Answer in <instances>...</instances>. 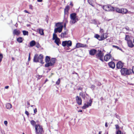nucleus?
<instances>
[{"mask_svg": "<svg viewBox=\"0 0 134 134\" xmlns=\"http://www.w3.org/2000/svg\"><path fill=\"white\" fill-rule=\"evenodd\" d=\"M25 114H26L28 116H29V112H28L27 111V110H26L25 111Z\"/></svg>", "mask_w": 134, "mask_h": 134, "instance_id": "46", "label": "nucleus"}, {"mask_svg": "<svg viewBox=\"0 0 134 134\" xmlns=\"http://www.w3.org/2000/svg\"><path fill=\"white\" fill-rule=\"evenodd\" d=\"M101 85V83H99L98 84V85L99 86H100Z\"/></svg>", "mask_w": 134, "mask_h": 134, "instance_id": "61", "label": "nucleus"}, {"mask_svg": "<svg viewBox=\"0 0 134 134\" xmlns=\"http://www.w3.org/2000/svg\"><path fill=\"white\" fill-rule=\"evenodd\" d=\"M127 43L128 46L130 48H132L134 46V45L131 40L128 41Z\"/></svg>", "mask_w": 134, "mask_h": 134, "instance_id": "16", "label": "nucleus"}, {"mask_svg": "<svg viewBox=\"0 0 134 134\" xmlns=\"http://www.w3.org/2000/svg\"><path fill=\"white\" fill-rule=\"evenodd\" d=\"M72 42L70 40L63 41L62 43V45L63 47L66 46L69 47L72 45Z\"/></svg>", "mask_w": 134, "mask_h": 134, "instance_id": "8", "label": "nucleus"}, {"mask_svg": "<svg viewBox=\"0 0 134 134\" xmlns=\"http://www.w3.org/2000/svg\"><path fill=\"white\" fill-rule=\"evenodd\" d=\"M37 1L38 2H41L42 1V0H37Z\"/></svg>", "mask_w": 134, "mask_h": 134, "instance_id": "60", "label": "nucleus"}, {"mask_svg": "<svg viewBox=\"0 0 134 134\" xmlns=\"http://www.w3.org/2000/svg\"><path fill=\"white\" fill-rule=\"evenodd\" d=\"M92 100L91 99L88 102H87V104L89 106H91V105L92 103Z\"/></svg>", "mask_w": 134, "mask_h": 134, "instance_id": "35", "label": "nucleus"}, {"mask_svg": "<svg viewBox=\"0 0 134 134\" xmlns=\"http://www.w3.org/2000/svg\"><path fill=\"white\" fill-rule=\"evenodd\" d=\"M50 60V58L49 57L46 56V57L45 61L46 63H47L49 62Z\"/></svg>", "mask_w": 134, "mask_h": 134, "instance_id": "29", "label": "nucleus"}, {"mask_svg": "<svg viewBox=\"0 0 134 134\" xmlns=\"http://www.w3.org/2000/svg\"><path fill=\"white\" fill-rule=\"evenodd\" d=\"M42 77V75H39L38 74L37 75V78L38 79H40Z\"/></svg>", "mask_w": 134, "mask_h": 134, "instance_id": "41", "label": "nucleus"}, {"mask_svg": "<svg viewBox=\"0 0 134 134\" xmlns=\"http://www.w3.org/2000/svg\"><path fill=\"white\" fill-rule=\"evenodd\" d=\"M1 132L2 134H5L4 131H1Z\"/></svg>", "mask_w": 134, "mask_h": 134, "instance_id": "56", "label": "nucleus"}, {"mask_svg": "<svg viewBox=\"0 0 134 134\" xmlns=\"http://www.w3.org/2000/svg\"><path fill=\"white\" fill-rule=\"evenodd\" d=\"M54 42L58 46H59V44H60V39L58 38H57V39L54 40Z\"/></svg>", "mask_w": 134, "mask_h": 134, "instance_id": "20", "label": "nucleus"}, {"mask_svg": "<svg viewBox=\"0 0 134 134\" xmlns=\"http://www.w3.org/2000/svg\"><path fill=\"white\" fill-rule=\"evenodd\" d=\"M35 45H36V47L38 48H40L41 47L40 44L38 43H36Z\"/></svg>", "mask_w": 134, "mask_h": 134, "instance_id": "40", "label": "nucleus"}, {"mask_svg": "<svg viewBox=\"0 0 134 134\" xmlns=\"http://www.w3.org/2000/svg\"><path fill=\"white\" fill-rule=\"evenodd\" d=\"M95 87V86L93 85H91V88L92 90H94Z\"/></svg>", "mask_w": 134, "mask_h": 134, "instance_id": "42", "label": "nucleus"}, {"mask_svg": "<svg viewBox=\"0 0 134 134\" xmlns=\"http://www.w3.org/2000/svg\"><path fill=\"white\" fill-rule=\"evenodd\" d=\"M87 46L86 44H83L81 43H77L76 45V48H79L80 47H86Z\"/></svg>", "mask_w": 134, "mask_h": 134, "instance_id": "14", "label": "nucleus"}, {"mask_svg": "<svg viewBox=\"0 0 134 134\" xmlns=\"http://www.w3.org/2000/svg\"><path fill=\"white\" fill-rule=\"evenodd\" d=\"M50 66V62L47 63L45 65V67H48Z\"/></svg>", "mask_w": 134, "mask_h": 134, "instance_id": "37", "label": "nucleus"}, {"mask_svg": "<svg viewBox=\"0 0 134 134\" xmlns=\"http://www.w3.org/2000/svg\"><path fill=\"white\" fill-rule=\"evenodd\" d=\"M36 44V42L34 40H32L30 42V47H32L34 46Z\"/></svg>", "mask_w": 134, "mask_h": 134, "instance_id": "23", "label": "nucleus"}, {"mask_svg": "<svg viewBox=\"0 0 134 134\" xmlns=\"http://www.w3.org/2000/svg\"><path fill=\"white\" fill-rule=\"evenodd\" d=\"M125 40L127 41V42L131 40L129 36L127 35H126Z\"/></svg>", "mask_w": 134, "mask_h": 134, "instance_id": "27", "label": "nucleus"}, {"mask_svg": "<svg viewBox=\"0 0 134 134\" xmlns=\"http://www.w3.org/2000/svg\"><path fill=\"white\" fill-rule=\"evenodd\" d=\"M104 32V30L102 29H100V32Z\"/></svg>", "mask_w": 134, "mask_h": 134, "instance_id": "55", "label": "nucleus"}, {"mask_svg": "<svg viewBox=\"0 0 134 134\" xmlns=\"http://www.w3.org/2000/svg\"><path fill=\"white\" fill-rule=\"evenodd\" d=\"M37 31L39 32V34L41 35H43L44 34L43 30L42 29H38Z\"/></svg>", "mask_w": 134, "mask_h": 134, "instance_id": "25", "label": "nucleus"}, {"mask_svg": "<svg viewBox=\"0 0 134 134\" xmlns=\"http://www.w3.org/2000/svg\"><path fill=\"white\" fill-rule=\"evenodd\" d=\"M20 32L19 30H17L16 29H14V30L13 34L14 35H18L20 34Z\"/></svg>", "mask_w": 134, "mask_h": 134, "instance_id": "17", "label": "nucleus"}, {"mask_svg": "<svg viewBox=\"0 0 134 134\" xmlns=\"http://www.w3.org/2000/svg\"><path fill=\"white\" fill-rule=\"evenodd\" d=\"M113 47H115V48H117L118 49H119L120 50H121V48H120L119 47H118L117 46L113 45Z\"/></svg>", "mask_w": 134, "mask_h": 134, "instance_id": "45", "label": "nucleus"}, {"mask_svg": "<svg viewBox=\"0 0 134 134\" xmlns=\"http://www.w3.org/2000/svg\"><path fill=\"white\" fill-rule=\"evenodd\" d=\"M124 65V63L121 61H119L118 62L116 65V68L118 69H121Z\"/></svg>", "mask_w": 134, "mask_h": 134, "instance_id": "9", "label": "nucleus"}, {"mask_svg": "<svg viewBox=\"0 0 134 134\" xmlns=\"http://www.w3.org/2000/svg\"><path fill=\"white\" fill-rule=\"evenodd\" d=\"M70 5L71 6H73V4H72V3H71L70 4Z\"/></svg>", "mask_w": 134, "mask_h": 134, "instance_id": "64", "label": "nucleus"}, {"mask_svg": "<svg viewBox=\"0 0 134 134\" xmlns=\"http://www.w3.org/2000/svg\"><path fill=\"white\" fill-rule=\"evenodd\" d=\"M99 35L98 34H96L95 35L94 37L98 39V38H99Z\"/></svg>", "mask_w": 134, "mask_h": 134, "instance_id": "39", "label": "nucleus"}, {"mask_svg": "<svg viewBox=\"0 0 134 134\" xmlns=\"http://www.w3.org/2000/svg\"><path fill=\"white\" fill-rule=\"evenodd\" d=\"M70 7L69 5L66 6L64 10V12L65 14L67 13Z\"/></svg>", "mask_w": 134, "mask_h": 134, "instance_id": "22", "label": "nucleus"}, {"mask_svg": "<svg viewBox=\"0 0 134 134\" xmlns=\"http://www.w3.org/2000/svg\"><path fill=\"white\" fill-rule=\"evenodd\" d=\"M89 106L87 104L85 103L84 104V105L82 107V108L83 109H85L86 108L88 107Z\"/></svg>", "mask_w": 134, "mask_h": 134, "instance_id": "33", "label": "nucleus"}, {"mask_svg": "<svg viewBox=\"0 0 134 134\" xmlns=\"http://www.w3.org/2000/svg\"><path fill=\"white\" fill-rule=\"evenodd\" d=\"M82 87H80L78 88L77 90H82Z\"/></svg>", "mask_w": 134, "mask_h": 134, "instance_id": "51", "label": "nucleus"}, {"mask_svg": "<svg viewBox=\"0 0 134 134\" xmlns=\"http://www.w3.org/2000/svg\"><path fill=\"white\" fill-rule=\"evenodd\" d=\"M101 37L102 38V39L104 40L105 39L107 38V34L106 33H103L101 36Z\"/></svg>", "mask_w": 134, "mask_h": 134, "instance_id": "24", "label": "nucleus"}, {"mask_svg": "<svg viewBox=\"0 0 134 134\" xmlns=\"http://www.w3.org/2000/svg\"><path fill=\"white\" fill-rule=\"evenodd\" d=\"M97 53V50L94 49H91L89 51V54L91 55H94Z\"/></svg>", "mask_w": 134, "mask_h": 134, "instance_id": "13", "label": "nucleus"}, {"mask_svg": "<svg viewBox=\"0 0 134 134\" xmlns=\"http://www.w3.org/2000/svg\"><path fill=\"white\" fill-rule=\"evenodd\" d=\"M120 72L122 75H130L132 73L131 69H127L126 68H123L121 69Z\"/></svg>", "mask_w": 134, "mask_h": 134, "instance_id": "2", "label": "nucleus"}, {"mask_svg": "<svg viewBox=\"0 0 134 134\" xmlns=\"http://www.w3.org/2000/svg\"><path fill=\"white\" fill-rule=\"evenodd\" d=\"M55 26L57 27H63V26L62 25V23L59 22L56 23Z\"/></svg>", "mask_w": 134, "mask_h": 134, "instance_id": "19", "label": "nucleus"}, {"mask_svg": "<svg viewBox=\"0 0 134 134\" xmlns=\"http://www.w3.org/2000/svg\"><path fill=\"white\" fill-rule=\"evenodd\" d=\"M116 11L119 13L122 14H126L128 12L129 13L130 12H128V10L124 8H116L115 9Z\"/></svg>", "mask_w": 134, "mask_h": 134, "instance_id": "5", "label": "nucleus"}, {"mask_svg": "<svg viewBox=\"0 0 134 134\" xmlns=\"http://www.w3.org/2000/svg\"><path fill=\"white\" fill-rule=\"evenodd\" d=\"M30 123L33 126H34L36 124V122L34 120H32L31 121Z\"/></svg>", "mask_w": 134, "mask_h": 134, "instance_id": "36", "label": "nucleus"}, {"mask_svg": "<svg viewBox=\"0 0 134 134\" xmlns=\"http://www.w3.org/2000/svg\"><path fill=\"white\" fill-rule=\"evenodd\" d=\"M103 8L104 10L107 11H114L115 10L114 8L110 5H104Z\"/></svg>", "mask_w": 134, "mask_h": 134, "instance_id": "7", "label": "nucleus"}, {"mask_svg": "<svg viewBox=\"0 0 134 134\" xmlns=\"http://www.w3.org/2000/svg\"><path fill=\"white\" fill-rule=\"evenodd\" d=\"M36 134H42L43 131L42 126L39 125H36L35 126Z\"/></svg>", "mask_w": 134, "mask_h": 134, "instance_id": "6", "label": "nucleus"}, {"mask_svg": "<svg viewBox=\"0 0 134 134\" xmlns=\"http://www.w3.org/2000/svg\"><path fill=\"white\" fill-rule=\"evenodd\" d=\"M115 126L116 127V130H119V126L118 125H115Z\"/></svg>", "mask_w": 134, "mask_h": 134, "instance_id": "44", "label": "nucleus"}, {"mask_svg": "<svg viewBox=\"0 0 134 134\" xmlns=\"http://www.w3.org/2000/svg\"><path fill=\"white\" fill-rule=\"evenodd\" d=\"M9 87V86H6L5 87V88L6 89H8Z\"/></svg>", "mask_w": 134, "mask_h": 134, "instance_id": "59", "label": "nucleus"}, {"mask_svg": "<svg viewBox=\"0 0 134 134\" xmlns=\"http://www.w3.org/2000/svg\"><path fill=\"white\" fill-rule=\"evenodd\" d=\"M104 55V53L101 50H98V52L97 53L96 55V58L100 59L102 62L104 61L103 59Z\"/></svg>", "mask_w": 134, "mask_h": 134, "instance_id": "4", "label": "nucleus"}, {"mask_svg": "<svg viewBox=\"0 0 134 134\" xmlns=\"http://www.w3.org/2000/svg\"><path fill=\"white\" fill-rule=\"evenodd\" d=\"M56 60L55 58H52L51 59V66L54 65Z\"/></svg>", "mask_w": 134, "mask_h": 134, "instance_id": "18", "label": "nucleus"}, {"mask_svg": "<svg viewBox=\"0 0 134 134\" xmlns=\"http://www.w3.org/2000/svg\"><path fill=\"white\" fill-rule=\"evenodd\" d=\"M60 82V79H58V80L56 82V85H58L59 84Z\"/></svg>", "mask_w": 134, "mask_h": 134, "instance_id": "38", "label": "nucleus"}, {"mask_svg": "<svg viewBox=\"0 0 134 134\" xmlns=\"http://www.w3.org/2000/svg\"><path fill=\"white\" fill-rule=\"evenodd\" d=\"M56 33H55L54 32L53 33V40H54L55 39H57V38H58L57 36V35L56 34Z\"/></svg>", "mask_w": 134, "mask_h": 134, "instance_id": "30", "label": "nucleus"}, {"mask_svg": "<svg viewBox=\"0 0 134 134\" xmlns=\"http://www.w3.org/2000/svg\"><path fill=\"white\" fill-rule=\"evenodd\" d=\"M12 105L9 103H7L6 105V108L7 109H9L12 108Z\"/></svg>", "mask_w": 134, "mask_h": 134, "instance_id": "26", "label": "nucleus"}, {"mask_svg": "<svg viewBox=\"0 0 134 134\" xmlns=\"http://www.w3.org/2000/svg\"><path fill=\"white\" fill-rule=\"evenodd\" d=\"M27 105H30V104L29 102H27Z\"/></svg>", "mask_w": 134, "mask_h": 134, "instance_id": "62", "label": "nucleus"}, {"mask_svg": "<svg viewBox=\"0 0 134 134\" xmlns=\"http://www.w3.org/2000/svg\"><path fill=\"white\" fill-rule=\"evenodd\" d=\"M24 39L22 37H19L17 38V41L19 43H21L22 42Z\"/></svg>", "mask_w": 134, "mask_h": 134, "instance_id": "28", "label": "nucleus"}, {"mask_svg": "<svg viewBox=\"0 0 134 134\" xmlns=\"http://www.w3.org/2000/svg\"><path fill=\"white\" fill-rule=\"evenodd\" d=\"M87 2L88 3L92 6H93V0H88Z\"/></svg>", "mask_w": 134, "mask_h": 134, "instance_id": "31", "label": "nucleus"}, {"mask_svg": "<svg viewBox=\"0 0 134 134\" xmlns=\"http://www.w3.org/2000/svg\"><path fill=\"white\" fill-rule=\"evenodd\" d=\"M111 55L110 53L106 54L104 57V60L105 61H108L111 58Z\"/></svg>", "mask_w": 134, "mask_h": 134, "instance_id": "10", "label": "nucleus"}, {"mask_svg": "<svg viewBox=\"0 0 134 134\" xmlns=\"http://www.w3.org/2000/svg\"><path fill=\"white\" fill-rule=\"evenodd\" d=\"M108 64L110 67L113 69L115 67V64L114 62H111L108 63Z\"/></svg>", "mask_w": 134, "mask_h": 134, "instance_id": "15", "label": "nucleus"}, {"mask_svg": "<svg viewBox=\"0 0 134 134\" xmlns=\"http://www.w3.org/2000/svg\"><path fill=\"white\" fill-rule=\"evenodd\" d=\"M4 124L5 125H7L8 124V122L6 121H5L4 122Z\"/></svg>", "mask_w": 134, "mask_h": 134, "instance_id": "53", "label": "nucleus"}, {"mask_svg": "<svg viewBox=\"0 0 134 134\" xmlns=\"http://www.w3.org/2000/svg\"><path fill=\"white\" fill-rule=\"evenodd\" d=\"M93 22L95 24H97L96 21L95 20H94L93 21Z\"/></svg>", "mask_w": 134, "mask_h": 134, "instance_id": "50", "label": "nucleus"}, {"mask_svg": "<svg viewBox=\"0 0 134 134\" xmlns=\"http://www.w3.org/2000/svg\"><path fill=\"white\" fill-rule=\"evenodd\" d=\"M105 126L106 127H107L108 126V125H107V123L106 122L105 123Z\"/></svg>", "mask_w": 134, "mask_h": 134, "instance_id": "58", "label": "nucleus"}, {"mask_svg": "<svg viewBox=\"0 0 134 134\" xmlns=\"http://www.w3.org/2000/svg\"><path fill=\"white\" fill-rule=\"evenodd\" d=\"M23 34L24 35H28V32L27 31L23 30Z\"/></svg>", "mask_w": 134, "mask_h": 134, "instance_id": "32", "label": "nucleus"}, {"mask_svg": "<svg viewBox=\"0 0 134 134\" xmlns=\"http://www.w3.org/2000/svg\"><path fill=\"white\" fill-rule=\"evenodd\" d=\"M32 5H30V8L31 9H32Z\"/></svg>", "mask_w": 134, "mask_h": 134, "instance_id": "63", "label": "nucleus"}, {"mask_svg": "<svg viewBox=\"0 0 134 134\" xmlns=\"http://www.w3.org/2000/svg\"><path fill=\"white\" fill-rule=\"evenodd\" d=\"M37 109L36 108H35L34 109V112L35 114H36L37 112Z\"/></svg>", "mask_w": 134, "mask_h": 134, "instance_id": "48", "label": "nucleus"}, {"mask_svg": "<svg viewBox=\"0 0 134 134\" xmlns=\"http://www.w3.org/2000/svg\"><path fill=\"white\" fill-rule=\"evenodd\" d=\"M68 34V31H66L64 32H63L61 33L60 36L61 37L63 38L65 37V36L66 35Z\"/></svg>", "mask_w": 134, "mask_h": 134, "instance_id": "21", "label": "nucleus"}, {"mask_svg": "<svg viewBox=\"0 0 134 134\" xmlns=\"http://www.w3.org/2000/svg\"><path fill=\"white\" fill-rule=\"evenodd\" d=\"M132 72V71L133 73L134 74V66L132 67V70H131Z\"/></svg>", "mask_w": 134, "mask_h": 134, "instance_id": "52", "label": "nucleus"}, {"mask_svg": "<svg viewBox=\"0 0 134 134\" xmlns=\"http://www.w3.org/2000/svg\"><path fill=\"white\" fill-rule=\"evenodd\" d=\"M70 18L71 19L70 22L72 24H74L78 20L76 14L75 13L71 14H70Z\"/></svg>", "mask_w": 134, "mask_h": 134, "instance_id": "3", "label": "nucleus"}, {"mask_svg": "<svg viewBox=\"0 0 134 134\" xmlns=\"http://www.w3.org/2000/svg\"><path fill=\"white\" fill-rule=\"evenodd\" d=\"M116 134H121V131L119 130H118L116 132Z\"/></svg>", "mask_w": 134, "mask_h": 134, "instance_id": "43", "label": "nucleus"}, {"mask_svg": "<svg viewBox=\"0 0 134 134\" xmlns=\"http://www.w3.org/2000/svg\"><path fill=\"white\" fill-rule=\"evenodd\" d=\"M43 55L40 54L38 56V55L36 54L34 57L33 62H40L42 64H43L44 62H43Z\"/></svg>", "mask_w": 134, "mask_h": 134, "instance_id": "1", "label": "nucleus"}, {"mask_svg": "<svg viewBox=\"0 0 134 134\" xmlns=\"http://www.w3.org/2000/svg\"><path fill=\"white\" fill-rule=\"evenodd\" d=\"M98 40L99 41H102L103 40V39H102V38L101 37V36H99V38H98Z\"/></svg>", "mask_w": 134, "mask_h": 134, "instance_id": "47", "label": "nucleus"}, {"mask_svg": "<svg viewBox=\"0 0 134 134\" xmlns=\"http://www.w3.org/2000/svg\"><path fill=\"white\" fill-rule=\"evenodd\" d=\"M125 28L127 30H129V28L128 26L125 27Z\"/></svg>", "mask_w": 134, "mask_h": 134, "instance_id": "54", "label": "nucleus"}, {"mask_svg": "<svg viewBox=\"0 0 134 134\" xmlns=\"http://www.w3.org/2000/svg\"><path fill=\"white\" fill-rule=\"evenodd\" d=\"M30 53H29V56L28 58V61H30Z\"/></svg>", "mask_w": 134, "mask_h": 134, "instance_id": "49", "label": "nucleus"}, {"mask_svg": "<svg viewBox=\"0 0 134 134\" xmlns=\"http://www.w3.org/2000/svg\"><path fill=\"white\" fill-rule=\"evenodd\" d=\"M63 28L56 27L54 29V32L57 33L58 32L60 33L62 31Z\"/></svg>", "mask_w": 134, "mask_h": 134, "instance_id": "12", "label": "nucleus"}, {"mask_svg": "<svg viewBox=\"0 0 134 134\" xmlns=\"http://www.w3.org/2000/svg\"><path fill=\"white\" fill-rule=\"evenodd\" d=\"M24 12H25L26 13H29V12L27 11L26 10H24Z\"/></svg>", "mask_w": 134, "mask_h": 134, "instance_id": "57", "label": "nucleus"}, {"mask_svg": "<svg viewBox=\"0 0 134 134\" xmlns=\"http://www.w3.org/2000/svg\"><path fill=\"white\" fill-rule=\"evenodd\" d=\"M80 95L81 96L82 98L85 99V94H84L82 92H80Z\"/></svg>", "mask_w": 134, "mask_h": 134, "instance_id": "34", "label": "nucleus"}, {"mask_svg": "<svg viewBox=\"0 0 134 134\" xmlns=\"http://www.w3.org/2000/svg\"><path fill=\"white\" fill-rule=\"evenodd\" d=\"M76 100L77 103L79 105L81 104L82 100L80 97L77 96L76 97Z\"/></svg>", "mask_w": 134, "mask_h": 134, "instance_id": "11", "label": "nucleus"}]
</instances>
